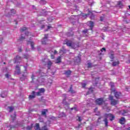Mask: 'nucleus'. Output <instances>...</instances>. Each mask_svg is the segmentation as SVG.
Returning a JSON list of instances; mask_svg holds the SVG:
<instances>
[{
	"label": "nucleus",
	"mask_w": 130,
	"mask_h": 130,
	"mask_svg": "<svg viewBox=\"0 0 130 130\" xmlns=\"http://www.w3.org/2000/svg\"><path fill=\"white\" fill-rule=\"evenodd\" d=\"M31 34H30V32L26 31L25 32V37L24 36V35H22L20 38L18 39L19 41H23V40H24V39H25V38H31Z\"/></svg>",
	"instance_id": "obj_1"
},
{
	"label": "nucleus",
	"mask_w": 130,
	"mask_h": 130,
	"mask_svg": "<svg viewBox=\"0 0 130 130\" xmlns=\"http://www.w3.org/2000/svg\"><path fill=\"white\" fill-rule=\"evenodd\" d=\"M109 100L111 101V104L113 106L116 105V104L118 102V101L114 100L113 99V97L111 95H109Z\"/></svg>",
	"instance_id": "obj_2"
},
{
	"label": "nucleus",
	"mask_w": 130,
	"mask_h": 130,
	"mask_svg": "<svg viewBox=\"0 0 130 130\" xmlns=\"http://www.w3.org/2000/svg\"><path fill=\"white\" fill-rule=\"evenodd\" d=\"M42 44L44 45L48 44V35H45V37L42 40Z\"/></svg>",
	"instance_id": "obj_3"
},
{
	"label": "nucleus",
	"mask_w": 130,
	"mask_h": 130,
	"mask_svg": "<svg viewBox=\"0 0 130 130\" xmlns=\"http://www.w3.org/2000/svg\"><path fill=\"white\" fill-rule=\"evenodd\" d=\"M104 116L105 117H106V118H109L111 121H113V120H114L115 116L112 114H105L104 115Z\"/></svg>",
	"instance_id": "obj_4"
},
{
	"label": "nucleus",
	"mask_w": 130,
	"mask_h": 130,
	"mask_svg": "<svg viewBox=\"0 0 130 130\" xmlns=\"http://www.w3.org/2000/svg\"><path fill=\"white\" fill-rule=\"evenodd\" d=\"M66 44L67 46H71L74 49H76V48H78V47H79V46H78L76 44L73 45V43H72V41H68L66 43Z\"/></svg>",
	"instance_id": "obj_5"
},
{
	"label": "nucleus",
	"mask_w": 130,
	"mask_h": 130,
	"mask_svg": "<svg viewBox=\"0 0 130 130\" xmlns=\"http://www.w3.org/2000/svg\"><path fill=\"white\" fill-rule=\"evenodd\" d=\"M39 79L37 80V82H38L40 85H41L42 83H44V78L43 76H41V73H40L39 75L38 76Z\"/></svg>",
	"instance_id": "obj_6"
},
{
	"label": "nucleus",
	"mask_w": 130,
	"mask_h": 130,
	"mask_svg": "<svg viewBox=\"0 0 130 130\" xmlns=\"http://www.w3.org/2000/svg\"><path fill=\"white\" fill-rule=\"evenodd\" d=\"M45 92V89L43 88H39V91L36 93L37 96H41Z\"/></svg>",
	"instance_id": "obj_7"
},
{
	"label": "nucleus",
	"mask_w": 130,
	"mask_h": 130,
	"mask_svg": "<svg viewBox=\"0 0 130 130\" xmlns=\"http://www.w3.org/2000/svg\"><path fill=\"white\" fill-rule=\"evenodd\" d=\"M95 102L98 105H102L105 102L103 98H99L95 100Z\"/></svg>",
	"instance_id": "obj_8"
},
{
	"label": "nucleus",
	"mask_w": 130,
	"mask_h": 130,
	"mask_svg": "<svg viewBox=\"0 0 130 130\" xmlns=\"http://www.w3.org/2000/svg\"><path fill=\"white\" fill-rule=\"evenodd\" d=\"M43 62H45L44 63V64H45V66H47L48 69H49V59L47 58H45L43 59Z\"/></svg>",
	"instance_id": "obj_9"
},
{
	"label": "nucleus",
	"mask_w": 130,
	"mask_h": 130,
	"mask_svg": "<svg viewBox=\"0 0 130 130\" xmlns=\"http://www.w3.org/2000/svg\"><path fill=\"white\" fill-rule=\"evenodd\" d=\"M27 43L28 44H30L32 50H34L35 49V48H34L35 44L33 42L31 41V39H30L29 41H27Z\"/></svg>",
	"instance_id": "obj_10"
},
{
	"label": "nucleus",
	"mask_w": 130,
	"mask_h": 130,
	"mask_svg": "<svg viewBox=\"0 0 130 130\" xmlns=\"http://www.w3.org/2000/svg\"><path fill=\"white\" fill-rule=\"evenodd\" d=\"M93 14V12L92 11H89V13L87 14H86L85 13H82L81 16L83 17L84 18H87L88 16H92Z\"/></svg>",
	"instance_id": "obj_11"
},
{
	"label": "nucleus",
	"mask_w": 130,
	"mask_h": 130,
	"mask_svg": "<svg viewBox=\"0 0 130 130\" xmlns=\"http://www.w3.org/2000/svg\"><path fill=\"white\" fill-rule=\"evenodd\" d=\"M22 59V58L19 56H17L16 58H14V62L17 63L18 62H20Z\"/></svg>",
	"instance_id": "obj_12"
},
{
	"label": "nucleus",
	"mask_w": 130,
	"mask_h": 130,
	"mask_svg": "<svg viewBox=\"0 0 130 130\" xmlns=\"http://www.w3.org/2000/svg\"><path fill=\"white\" fill-rule=\"evenodd\" d=\"M88 25L90 27V30L93 31V27H94V22L92 21H89Z\"/></svg>",
	"instance_id": "obj_13"
},
{
	"label": "nucleus",
	"mask_w": 130,
	"mask_h": 130,
	"mask_svg": "<svg viewBox=\"0 0 130 130\" xmlns=\"http://www.w3.org/2000/svg\"><path fill=\"white\" fill-rule=\"evenodd\" d=\"M15 74H17V75H20V74H21V72L20 71V67H19V66H16V67Z\"/></svg>",
	"instance_id": "obj_14"
},
{
	"label": "nucleus",
	"mask_w": 130,
	"mask_h": 130,
	"mask_svg": "<svg viewBox=\"0 0 130 130\" xmlns=\"http://www.w3.org/2000/svg\"><path fill=\"white\" fill-rule=\"evenodd\" d=\"M119 123L121 124H124L125 123V119L124 117H121L119 121Z\"/></svg>",
	"instance_id": "obj_15"
},
{
	"label": "nucleus",
	"mask_w": 130,
	"mask_h": 130,
	"mask_svg": "<svg viewBox=\"0 0 130 130\" xmlns=\"http://www.w3.org/2000/svg\"><path fill=\"white\" fill-rule=\"evenodd\" d=\"M41 29H45V31H48L49 29V25H44L41 26Z\"/></svg>",
	"instance_id": "obj_16"
},
{
	"label": "nucleus",
	"mask_w": 130,
	"mask_h": 130,
	"mask_svg": "<svg viewBox=\"0 0 130 130\" xmlns=\"http://www.w3.org/2000/svg\"><path fill=\"white\" fill-rule=\"evenodd\" d=\"M110 85L111 86V89L112 91H113V92H115V88H114V83L110 82Z\"/></svg>",
	"instance_id": "obj_17"
},
{
	"label": "nucleus",
	"mask_w": 130,
	"mask_h": 130,
	"mask_svg": "<svg viewBox=\"0 0 130 130\" xmlns=\"http://www.w3.org/2000/svg\"><path fill=\"white\" fill-rule=\"evenodd\" d=\"M115 96L117 99H118L120 96H121V92H115L114 93Z\"/></svg>",
	"instance_id": "obj_18"
},
{
	"label": "nucleus",
	"mask_w": 130,
	"mask_h": 130,
	"mask_svg": "<svg viewBox=\"0 0 130 130\" xmlns=\"http://www.w3.org/2000/svg\"><path fill=\"white\" fill-rule=\"evenodd\" d=\"M28 74L27 73H25L24 75H22V77L20 78L21 81H24L25 79H27V76Z\"/></svg>",
	"instance_id": "obj_19"
},
{
	"label": "nucleus",
	"mask_w": 130,
	"mask_h": 130,
	"mask_svg": "<svg viewBox=\"0 0 130 130\" xmlns=\"http://www.w3.org/2000/svg\"><path fill=\"white\" fill-rule=\"evenodd\" d=\"M35 95H36L35 91H33L32 92V95H30L29 96V99H34V98H35Z\"/></svg>",
	"instance_id": "obj_20"
},
{
	"label": "nucleus",
	"mask_w": 130,
	"mask_h": 130,
	"mask_svg": "<svg viewBox=\"0 0 130 130\" xmlns=\"http://www.w3.org/2000/svg\"><path fill=\"white\" fill-rule=\"evenodd\" d=\"M8 93L6 91H3L1 93V96L2 98H5V97H7Z\"/></svg>",
	"instance_id": "obj_21"
},
{
	"label": "nucleus",
	"mask_w": 130,
	"mask_h": 130,
	"mask_svg": "<svg viewBox=\"0 0 130 130\" xmlns=\"http://www.w3.org/2000/svg\"><path fill=\"white\" fill-rule=\"evenodd\" d=\"M128 110H124L123 111V113H122V115H123L124 116H125L126 115H128Z\"/></svg>",
	"instance_id": "obj_22"
},
{
	"label": "nucleus",
	"mask_w": 130,
	"mask_h": 130,
	"mask_svg": "<svg viewBox=\"0 0 130 130\" xmlns=\"http://www.w3.org/2000/svg\"><path fill=\"white\" fill-rule=\"evenodd\" d=\"M56 60V61L55 62V63H59L60 62H61V57L60 56H58Z\"/></svg>",
	"instance_id": "obj_23"
},
{
	"label": "nucleus",
	"mask_w": 130,
	"mask_h": 130,
	"mask_svg": "<svg viewBox=\"0 0 130 130\" xmlns=\"http://www.w3.org/2000/svg\"><path fill=\"white\" fill-rule=\"evenodd\" d=\"M15 127H16V126H15V125H10V126L6 127V129L10 130V129H11V128H15Z\"/></svg>",
	"instance_id": "obj_24"
},
{
	"label": "nucleus",
	"mask_w": 130,
	"mask_h": 130,
	"mask_svg": "<svg viewBox=\"0 0 130 130\" xmlns=\"http://www.w3.org/2000/svg\"><path fill=\"white\" fill-rule=\"evenodd\" d=\"M48 110L47 109H44L42 111V115H44L45 117H46V112H47Z\"/></svg>",
	"instance_id": "obj_25"
},
{
	"label": "nucleus",
	"mask_w": 130,
	"mask_h": 130,
	"mask_svg": "<svg viewBox=\"0 0 130 130\" xmlns=\"http://www.w3.org/2000/svg\"><path fill=\"white\" fill-rule=\"evenodd\" d=\"M11 119L12 122H13V121H15V119H16V113L14 114L13 116L11 115Z\"/></svg>",
	"instance_id": "obj_26"
},
{
	"label": "nucleus",
	"mask_w": 130,
	"mask_h": 130,
	"mask_svg": "<svg viewBox=\"0 0 130 130\" xmlns=\"http://www.w3.org/2000/svg\"><path fill=\"white\" fill-rule=\"evenodd\" d=\"M104 121L105 122V126H108V120H107V118L104 119Z\"/></svg>",
	"instance_id": "obj_27"
},
{
	"label": "nucleus",
	"mask_w": 130,
	"mask_h": 130,
	"mask_svg": "<svg viewBox=\"0 0 130 130\" xmlns=\"http://www.w3.org/2000/svg\"><path fill=\"white\" fill-rule=\"evenodd\" d=\"M64 74L66 75L67 77H69V76L71 75V71H65Z\"/></svg>",
	"instance_id": "obj_28"
},
{
	"label": "nucleus",
	"mask_w": 130,
	"mask_h": 130,
	"mask_svg": "<svg viewBox=\"0 0 130 130\" xmlns=\"http://www.w3.org/2000/svg\"><path fill=\"white\" fill-rule=\"evenodd\" d=\"M87 64H88V68H92V67H93L92 63H91L90 61H87Z\"/></svg>",
	"instance_id": "obj_29"
},
{
	"label": "nucleus",
	"mask_w": 130,
	"mask_h": 130,
	"mask_svg": "<svg viewBox=\"0 0 130 130\" xmlns=\"http://www.w3.org/2000/svg\"><path fill=\"white\" fill-rule=\"evenodd\" d=\"M26 30H27V27H22L20 29L21 32H25L26 31Z\"/></svg>",
	"instance_id": "obj_30"
},
{
	"label": "nucleus",
	"mask_w": 130,
	"mask_h": 130,
	"mask_svg": "<svg viewBox=\"0 0 130 130\" xmlns=\"http://www.w3.org/2000/svg\"><path fill=\"white\" fill-rule=\"evenodd\" d=\"M119 62L118 61H114L113 62V67H116V66H118Z\"/></svg>",
	"instance_id": "obj_31"
},
{
	"label": "nucleus",
	"mask_w": 130,
	"mask_h": 130,
	"mask_svg": "<svg viewBox=\"0 0 130 130\" xmlns=\"http://www.w3.org/2000/svg\"><path fill=\"white\" fill-rule=\"evenodd\" d=\"M122 6L121 2L119 1L118 2V7H119V8H122Z\"/></svg>",
	"instance_id": "obj_32"
},
{
	"label": "nucleus",
	"mask_w": 130,
	"mask_h": 130,
	"mask_svg": "<svg viewBox=\"0 0 130 130\" xmlns=\"http://www.w3.org/2000/svg\"><path fill=\"white\" fill-rule=\"evenodd\" d=\"M8 108L9 109V112H12V111L14 110V107H8Z\"/></svg>",
	"instance_id": "obj_33"
},
{
	"label": "nucleus",
	"mask_w": 130,
	"mask_h": 130,
	"mask_svg": "<svg viewBox=\"0 0 130 130\" xmlns=\"http://www.w3.org/2000/svg\"><path fill=\"white\" fill-rule=\"evenodd\" d=\"M36 129H40V127H39V124L36 123L35 126Z\"/></svg>",
	"instance_id": "obj_34"
},
{
	"label": "nucleus",
	"mask_w": 130,
	"mask_h": 130,
	"mask_svg": "<svg viewBox=\"0 0 130 130\" xmlns=\"http://www.w3.org/2000/svg\"><path fill=\"white\" fill-rule=\"evenodd\" d=\"M75 61L76 62H80L81 61V58L80 57H78L77 59H75Z\"/></svg>",
	"instance_id": "obj_35"
},
{
	"label": "nucleus",
	"mask_w": 130,
	"mask_h": 130,
	"mask_svg": "<svg viewBox=\"0 0 130 130\" xmlns=\"http://www.w3.org/2000/svg\"><path fill=\"white\" fill-rule=\"evenodd\" d=\"M103 31H104V32H105L106 31H108V27H104L103 28Z\"/></svg>",
	"instance_id": "obj_36"
},
{
	"label": "nucleus",
	"mask_w": 130,
	"mask_h": 130,
	"mask_svg": "<svg viewBox=\"0 0 130 130\" xmlns=\"http://www.w3.org/2000/svg\"><path fill=\"white\" fill-rule=\"evenodd\" d=\"M69 92H71V93H72V94H73L74 93H76V92H75V91L73 90L72 86L70 87V89L69 90Z\"/></svg>",
	"instance_id": "obj_37"
},
{
	"label": "nucleus",
	"mask_w": 130,
	"mask_h": 130,
	"mask_svg": "<svg viewBox=\"0 0 130 130\" xmlns=\"http://www.w3.org/2000/svg\"><path fill=\"white\" fill-rule=\"evenodd\" d=\"M11 15H13V14H16V10L15 9H12L11 10Z\"/></svg>",
	"instance_id": "obj_38"
},
{
	"label": "nucleus",
	"mask_w": 130,
	"mask_h": 130,
	"mask_svg": "<svg viewBox=\"0 0 130 130\" xmlns=\"http://www.w3.org/2000/svg\"><path fill=\"white\" fill-rule=\"evenodd\" d=\"M63 104H64V105H67V106L69 105V104L66 102L65 99L63 100Z\"/></svg>",
	"instance_id": "obj_39"
},
{
	"label": "nucleus",
	"mask_w": 130,
	"mask_h": 130,
	"mask_svg": "<svg viewBox=\"0 0 130 130\" xmlns=\"http://www.w3.org/2000/svg\"><path fill=\"white\" fill-rule=\"evenodd\" d=\"M42 130H48V128H47L46 125H45L42 127Z\"/></svg>",
	"instance_id": "obj_40"
},
{
	"label": "nucleus",
	"mask_w": 130,
	"mask_h": 130,
	"mask_svg": "<svg viewBox=\"0 0 130 130\" xmlns=\"http://www.w3.org/2000/svg\"><path fill=\"white\" fill-rule=\"evenodd\" d=\"M6 78H7V79H9L11 77V75L9 74V73H7L5 75Z\"/></svg>",
	"instance_id": "obj_41"
},
{
	"label": "nucleus",
	"mask_w": 130,
	"mask_h": 130,
	"mask_svg": "<svg viewBox=\"0 0 130 130\" xmlns=\"http://www.w3.org/2000/svg\"><path fill=\"white\" fill-rule=\"evenodd\" d=\"M64 116H66V114L64 113H61L60 114V117H63Z\"/></svg>",
	"instance_id": "obj_42"
},
{
	"label": "nucleus",
	"mask_w": 130,
	"mask_h": 130,
	"mask_svg": "<svg viewBox=\"0 0 130 130\" xmlns=\"http://www.w3.org/2000/svg\"><path fill=\"white\" fill-rule=\"evenodd\" d=\"M110 57L111 59H113V58H114V55H113V54H111Z\"/></svg>",
	"instance_id": "obj_43"
},
{
	"label": "nucleus",
	"mask_w": 130,
	"mask_h": 130,
	"mask_svg": "<svg viewBox=\"0 0 130 130\" xmlns=\"http://www.w3.org/2000/svg\"><path fill=\"white\" fill-rule=\"evenodd\" d=\"M81 85H82L83 88H85V87H86V83H82Z\"/></svg>",
	"instance_id": "obj_44"
},
{
	"label": "nucleus",
	"mask_w": 130,
	"mask_h": 130,
	"mask_svg": "<svg viewBox=\"0 0 130 130\" xmlns=\"http://www.w3.org/2000/svg\"><path fill=\"white\" fill-rule=\"evenodd\" d=\"M32 128V126H28L26 128V129L27 130H31Z\"/></svg>",
	"instance_id": "obj_45"
},
{
	"label": "nucleus",
	"mask_w": 130,
	"mask_h": 130,
	"mask_svg": "<svg viewBox=\"0 0 130 130\" xmlns=\"http://www.w3.org/2000/svg\"><path fill=\"white\" fill-rule=\"evenodd\" d=\"M87 32H88V29H85L82 31V32L83 33V34H85V33H87Z\"/></svg>",
	"instance_id": "obj_46"
},
{
	"label": "nucleus",
	"mask_w": 130,
	"mask_h": 130,
	"mask_svg": "<svg viewBox=\"0 0 130 130\" xmlns=\"http://www.w3.org/2000/svg\"><path fill=\"white\" fill-rule=\"evenodd\" d=\"M28 56H29V55H28V54H25L24 55V58H28Z\"/></svg>",
	"instance_id": "obj_47"
},
{
	"label": "nucleus",
	"mask_w": 130,
	"mask_h": 130,
	"mask_svg": "<svg viewBox=\"0 0 130 130\" xmlns=\"http://www.w3.org/2000/svg\"><path fill=\"white\" fill-rule=\"evenodd\" d=\"M101 52H103V51H106V49H105V48H103L101 50Z\"/></svg>",
	"instance_id": "obj_48"
},
{
	"label": "nucleus",
	"mask_w": 130,
	"mask_h": 130,
	"mask_svg": "<svg viewBox=\"0 0 130 130\" xmlns=\"http://www.w3.org/2000/svg\"><path fill=\"white\" fill-rule=\"evenodd\" d=\"M101 118H102V117H99V119H98V122H101Z\"/></svg>",
	"instance_id": "obj_49"
},
{
	"label": "nucleus",
	"mask_w": 130,
	"mask_h": 130,
	"mask_svg": "<svg viewBox=\"0 0 130 130\" xmlns=\"http://www.w3.org/2000/svg\"><path fill=\"white\" fill-rule=\"evenodd\" d=\"M56 71V70H55V69H53L52 72V75H54V73H55Z\"/></svg>",
	"instance_id": "obj_50"
},
{
	"label": "nucleus",
	"mask_w": 130,
	"mask_h": 130,
	"mask_svg": "<svg viewBox=\"0 0 130 130\" xmlns=\"http://www.w3.org/2000/svg\"><path fill=\"white\" fill-rule=\"evenodd\" d=\"M89 92H93V88L92 87L89 89Z\"/></svg>",
	"instance_id": "obj_51"
},
{
	"label": "nucleus",
	"mask_w": 130,
	"mask_h": 130,
	"mask_svg": "<svg viewBox=\"0 0 130 130\" xmlns=\"http://www.w3.org/2000/svg\"><path fill=\"white\" fill-rule=\"evenodd\" d=\"M51 57L52 59H54V55H51Z\"/></svg>",
	"instance_id": "obj_52"
},
{
	"label": "nucleus",
	"mask_w": 130,
	"mask_h": 130,
	"mask_svg": "<svg viewBox=\"0 0 130 130\" xmlns=\"http://www.w3.org/2000/svg\"><path fill=\"white\" fill-rule=\"evenodd\" d=\"M79 121H82V119H81V117H78Z\"/></svg>",
	"instance_id": "obj_53"
},
{
	"label": "nucleus",
	"mask_w": 130,
	"mask_h": 130,
	"mask_svg": "<svg viewBox=\"0 0 130 130\" xmlns=\"http://www.w3.org/2000/svg\"><path fill=\"white\" fill-rule=\"evenodd\" d=\"M31 79H32V81H33V80H34V75H32Z\"/></svg>",
	"instance_id": "obj_54"
},
{
	"label": "nucleus",
	"mask_w": 130,
	"mask_h": 130,
	"mask_svg": "<svg viewBox=\"0 0 130 130\" xmlns=\"http://www.w3.org/2000/svg\"><path fill=\"white\" fill-rule=\"evenodd\" d=\"M56 53H57V51H56V50H55L54 51V54H56Z\"/></svg>",
	"instance_id": "obj_55"
},
{
	"label": "nucleus",
	"mask_w": 130,
	"mask_h": 130,
	"mask_svg": "<svg viewBox=\"0 0 130 130\" xmlns=\"http://www.w3.org/2000/svg\"><path fill=\"white\" fill-rule=\"evenodd\" d=\"M71 109H72V110H73V109H75L76 111V110H77V108H72Z\"/></svg>",
	"instance_id": "obj_56"
},
{
	"label": "nucleus",
	"mask_w": 130,
	"mask_h": 130,
	"mask_svg": "<svg viewBox=\"0 0 130 130\" xmlns=\"http://www.w3.org/2000/svg\"><path fill=\"white\" fill-rule=\"evenodd\" d=\"M24 70H25V71H26V70H27V67L24 66Z\"/></svg>",
	"instance_id": "obj_57"
},
{
	"label": "nucleus",
	"mask_w": 130,
	"mask_h": 130,
	"mask_svg": "<svg viewBox=\"0 0 130 130\" xmlns=\"http://www.w3.org/2000/svg\"><path fill=\"white\" fill-rule=\"evenodd\" d=\"M50 84H52V80H50Z\"/></svg>",
	"instance_id": "obj_58"
},
{
	"label": "nucleus",
	"mask_w": 130,
	"mask_h": 130,
	"mask_svg": "<svg viewBox=\"0 0 130 130\" xmlns=\"http://www.w3.org/2000/svg\"><path fill=\"white\" fill-rule=\"evenodd\" d=\"M101 21H103V18L102 17L101 18Z\"/></svg>",
	"instance_id": "obj_59"
},
{
	"label": "nucleus",
	"mask_w": 130,
	"mask_h": 130,
	"mask_svg": "<svg viewBox=\"0 0 130 130\" xmlns=\"http://www.w3.org/2000/svg\"><path fill=\"white\" fill-rule=\"evenodd\" d=\"M90 100L91 102H93V100H92L91 99H90Z\"/></svg>",
	"instance_id": "obj_60"
},
{
	"label": "nucleus",
	"mask_w": 130,
	"mask_h": 130,
	"mask_svg": "<svg viewBox=\"0 0 130 130\" xmlns=\"http://www.w3.org/2000/svg\"><path fill=\"white\" fill-rule=\"evenodd\" d=\"M6 72H9V70H8V68H6Z\"/></svg>",
	"instance_id": "obj_61"
},
{
	"label": "nucleus",
	"mask_w": 130,
	"mask_h": 130,
	"mask_svg": "<svg viewBox=\"0 0 130 130\" xmlns=\"http://www.w3.org/2000/svg\"><path fill=\"white\" fill-rule=\"evenodd\" d=\"M50 64H51V61H49V65L50 66Z\"/></svg>",
	"instance_id": "obj_62"
},
{
	"label": "nucleus",
	"mask_w": 130,
	"mask_h": 130,
	"mask_svg": "<svg viewBox=\"0 0 130 130\" xmlns=\"http://www.w3.org/2000/svg\"><path fill=\"white\" fill-rule=\"evenodd\" d=\"M40 16H43V14L42 13V14H40Z\"/></svg>",
	"instance_id": "obj_63"
},
{
	"label": "nucleus",
	"mask_w": 130,
	"mask_h": 130,
	"mask_svg": "<svg viewBox=\"0 0 130 130\" xmlns=\"http://www.w3.org/2000/svg\"><path fill=\"white\" fill-rule=\"evenodd\" d=\"M127 130H130V127L127 128Z\"/></svg>",
	"instance_id": "obj_64"
}]
</instances>
